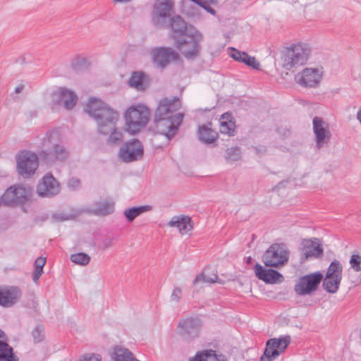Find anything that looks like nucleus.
<instances>
[{
    "mask_svg": "<svg viewBox=\"0 0 361 361\" xmlns=\"http://www.w3.org/2000/svg\"><path fill=\"white\" fill-rule=\"evenodd\" d=\"M23 88H24V85L20 84L16 87L15 92L18 94V93L21 92V91L23 90Z\"/></svg>",
    "mask_w": 361,
    "mask_h": 361,
    "instance_id": "49",
    "label": "nucleus"
},
{
    "mask_svg": "<svg viewBox=\"0 0 361 361\" xmlns=\"http://www.w3.org/2000/svg\"><path fill=\"white\" fill-rule=\"evenodd\" d=\"M0 361H18V357L14 354L13 349L8 343L0 348Z\"/></svg>",
    "mask_w": 361,
    "mask_h": 361,
    "instance_id": "33",
    "label": "nucleus"
},
{
    "mask_svg": "<svg viewBox=\"0 0 361 361\" xmlns=\"http://www.w3.org/2000/svg\"><path fill=\"white\" fill-rule=\"evenodd\" d=\"M245 54V51H240L233 47L230 48L229 56L236 61L241 62Z\"/></svg>",
    "mask_w": 361,
    "mask_h": 361,
    "instance_id": "43",
    "label": "nucleus"
},
{
    "mask_svg": "<svg viewBox=\"0 0 361 361\" xmlns=\"http://www.w3.org/2000/svg\"><path fill=\"white\" fill-rule=\"evenodd\" d=\"M200 140L205 144H212L216 141L218 133L206 126H201L198 130Z\"/></svg>",
    "mask_w": 361,
    "mask_h": 361,
    "instance_id": "28",
    "label": "nucleus"
},
{
    "mask_svg": "<svg viewBox=\"0 0 361 361\" xmlns=\"http://www.w3.org/2000/svg\"><path fill=\"white\" fill-rule=\"evenodd\" d=\"M181 107V102L178 97L164 98L160 100L155 111L154 129L168 140L172 139L178 133L184 114H174Z\"/></svg>",
    "mask_w": 361,
    "mask_h": 361,
    "instance_id": "2",
    "label": "nucleus"
},
{
    "mask_svg": "<svg viewBox=\"0 0 361 361\" xmlns=\"http://www.w3.org/2000/svg\"><path fill=\"white\" fill-rule=\"evenodd\" d=\"M241 63L246 64L248 66L252 67L254 69L259 70L260 67L259 63L256 60L254 56H250L245 52L243 57Z\"/></svg>",
    "mask_w": 361,
    "mask_h": 361,
    "instance_id": "42",
    "label": "nucleus"
},
{
    "mask_svg": "<svg viewBox=\"0 0 361 361\" xmlns=\"http://www.w3.org/2000/svg\"><path fill=\"white\" fill-rule=\"evenodd\" d=\"M302 261L312 258H317L323 255V248L322 245L311 240H304L302 241V247L301 249Z\"/></svg>",
    "mask_w": 361,
    "mask_h": 361,
    "instance_id": "22",
    "label": "nucleus"
},
{
    "mask_svg": "<svg viewBox=\"0 0 361 361\" xmlns=\"http://www.w3.org/2000/svg\"><path fill=\"white\" fill-rule=\"evenodd\" d=\"M289 258V251L284 243H274L264 253L262 261L265 266L279 267L285 265Z\"/></svg>",
    "mask_w": 361,
    "mask_h": 361,
    "instance_id": "7",
    "label": "nucleus"
},
{
    "mask_svg": "<svg viewBox=\"0 0 361 361\" xmlns=\"http://www.w3.org/2000/svg\"><path fill=\"white\" fill-rule=\"evenodd\" d=\"M153 209L151 205H142L136 207L126 209L123 215L128 222H132L137 216L142 213L152 211Z\"/></svg>",
    "mask_w": 361,
    "mask_h": 361,
    "instance_id": "29",
    "label": "nucleus"
},
{
    "mask_svg": "<svg viewBox=\"0 0 361 361\" xmlns=\"http://www.w3.org/2000/svg\"><path fill=\"white\" fill-rule=\"evenodd\" d=\"M195 3L198 6L204 8L207 12L212 15L216 14V11L211 6L212 5H216L218 3V0H190Z\"/></svg>",
    "mask_w": 361,
    "mask_h": 361,
    "instance_id": "36",
    "label": "nucleus"
},
{
    "mask_svg": "<svg viewBox=\"0 0 361 361\" xmlns=\"http://www.w3.org/2000/svg\"><path fill=\"white\" fill-rule=\"evenodd\" d=\"M114 361H133V354L127 348L115 347L111 353Z\"/></svg>",
    "mask_w": 361,
    "mask_h": 361,
    "instance_id": "31",
    "label": "nucleus"
},
{
    "mask_svg": "<svg viewBox=\"0 0 361 361\" xmlns=\"http://www.w3.org/2000/svg\"><path fill=\"white\" fill-rule=\"evenodd\" d=\"M114 245V238H104L100 244H99V248L101 250H106L108 248L111 247Z\"/></svg>",
    "mask_w": 361,
    "mask_h": 361,
    "instance_id": "46",
    "label": "nucleus"
},
{
    "mask_svg": "<svg viewBox=\"0 0 361 361\" xmlns=\"http://www.w3.org/2000/svg\"><path fill=\"white\" fill-rule=\"evenodd\" d=\"M226 159L229 161H235L240 159L241 151L238 147H232L228 148L226 151Z\"/></svg>",
    "mask_w": 361,
    "mask_h": 361,
    "instance_id": "38",
    "label": "nucleus"
},
{
    "mask_svg": "<svg viewBox=\"0 0 361 361\" xmlns=\"http://www.w3.org/2000/svg\"><path fill=\"white\" fill-rule=\"evenodd\" d=\"M59 138V134L57 131L52 130L47 132L42 142L43 147L47 149H42L39 153L42 161L46 164L63 161L68 158L70 152L63 145L56 142Z\"/></svg>",
    "mask_w": 361,
    "mask_h": 361,
    "instance_id": "3",
    "label": "nucleus"
},
{
    "mask_svg": "<svg viewBox=\"0 0 361 361\" xmlns=\"http://www.w3.org/2000/svg\"><path fill=\"white\" fill-rule=\"evenodd\" d=\"M251 261H252V257H248L247 258V263H250V262H251Z\"/></svg>",
    "mask_w": 361,
    "mask_h": 361,
    "instance_id": "51",
    "label": "nucleus"
},
{
    "mask_svg": "<svg viewBox=\"0 0 361 361\" xmlns=\"http://www.w3.org/2000/svg\"><path fill=\"white\" fill-rule=\"evenodd\" d=\"M4 336V331L1 329H0V348L2 347L3 345H6L7 343L6 341L1 340V338H3Z\"/></svg>",
    "mask_w": 361,
    "mask_h": 361,
    "instance_id": "48",
    "label": "nucleus"
},
{
    "mask_svg": "<svg viewBox=\"0 0 361 361\" xmlns=\"http://www.w3.org/2000/svg\"><path fill=\"white\" fill-rule=\"evenodd\" d=\"M218 276L217 274H214L213 276H208L204 274V273H201L197 275L193 281V284L196 285L199 283H214L217 282Z\"/></svg>",
    "mask_w": 361,
    "mask_h": 361,
    "instance_id": "39",
    "label": "nucleus"
},
{
    "mask_svg": "<svg viewBox=\"0 0 361 361\" xmlns=\"http://www.w3.org/2000/svg\"><path fill=\"white\" fill-rule=\"evenodd\" d=\"M71 260L72 262L80 264L87 265L90 261V257L88 255L83 252H78L71 255Z\"/></svg>",
    "mask_w": 361,
    "mask_h": 361,
    "instance_id": "37",
    "label": "nucleus"
},
{
    "mask_svg": "<svg viewBox=\"0 0 361 361\" xmlns=\"http://www.w3.org/2000/svg\"><path fill=\"white\" fill-rule=\"evenodd\" d=\"M323 279L319 271L300 276L294 286V290L298 295H310L317 290Z\"/></svg>",
    "mask_w": 361,
    "mask_h": 361,
    "instance_id": "13",
    "label": "nucleus"
},
{
    "mask_svg": "<svg viewBox=\"0 0 361 361\" xmlns=\"http://www.w3.org/2000/svg\"><path fill=\"white\" fill-rule=\"evenodd\" d=\"M17 171L23 178H30L39 166L38 157L33 152L23 151L17 157Z\"/></svg>",
    "mask_w": 361,
    "mask_h": 361,
    "instance_id": "12",
    "label": "nucleus"
},
{
    "mask_svg": "<svg viewBox=\"0 0 361 361\" xmlns=\"http://www.w3.org/2000/svg\"><path fill=\"white\" fill-rule=\"evenodd\" d=\"M152 60L157 66L164 68L171 61H178L179 54L171 47H154L150 50Z\"/></svg>",
    "mask_w": 361,
    "mask_h": 361,
    "instance_id": "14",
    "label": "nucleus"
},
{
    "mask_svg": "<svg viewBox=\"0 0 361 361\" xmlns=\"http://www.w3.org/2000/svg\"><path fill=\"white\" fill-rule=\"evenodd\" d=\"M46 264V258L42 257H39L36 259L34 267L35 270L32 274V280L35 283H37L39 279L42 276L43 273V267Z\"/></svg>",
    "mask_w": 361,
    "mask_h": 361,
    "instance_id": "34",
    "label": "nucleus"
},
{
    "mask_svg": "<svg viewBox=\"0 0 361 361\" xmlns=\"http://www.w3.org/2000/svg\"><path fill=\"white\" fill-rule=\"evenodd\" d=\"M149 109L142 104L129 107L125 113L126 129L128 132L135 134L144 128L149 121Z\"/></svg>",
    "mask_w": 361,
    "mask_h": 361,
    "instance_id": "5",
    "label": "nucleus"
},
{
    "mask_svg": "<svg viewBox=\"0 0 361 361\" xmlns=\"http://www.w3.org/2000/svg\"><path fill=\"white\" fill-rule=\"evenodd\" d=\"M235 124L233 121L232 114L226 112L222 114L219 118V130L223 134L230 136L234 135Z\"/></svg>",
    "mask_w": 361,
    "mask_h": 361,
    "instance_id": "25",
    "label": "nucleus"
},
{
    "mask_svg": "<svg viewBox=\"0 0 361 361\" xmlns=\"http://www.w3.org/2000/svg\"><path fill=\"white\" fill-rule=\"evenodd\" d=\"M341 281L334 278L324 277L323 281L324 289L330 293H335L338 290Z\"/></svg>",
    "mask_w": 361,
    "mask_h": 361,
    "instance_id": "35",
    "label": "nucleus"
},
{
    "mask_svg": "<svg viewBox=\"0 0 361 361\" xmlns=\"http://www.w3.org/2000/svg\"><path fill=\"white\" fill-rule=\"evenodd\" d=\"M191 361H226V359L224 355H217L210 349L197 353Z\"/></svg>",
    "mask_w": 361,
    "mask_h": 361,
    "instance_id": "27",
    "label": "nucleus"
},
{
    "mask_svg": "<svg viewBox=\"0 0 361 361\" xmlns=\"http://www.w3.org/2000/svg\"><path fill=\"white\" fill-rule=\"evenodd\" d=\"M311 54V48L306 43L293 44L283 53V65L287 70L298 68L307 63Z\"/></svg>",
    "mask_w": 361,
    "mask_h": 361,
    "instance_id": "4",
    "label": "nucleus"
},
{
    "mask_svg": "<svg viewBox=\"0 0 361 361\" xmlns=\"http://www.w3.org/2000/svg\"><path fill=\"white\" fill-rule=\"evenodd\" d=\"M85 111L97 123L99 133L104 135L110 133L108 139L110 144L117 145L123 142V133L116 128V123L118 119L116 111L101 99L94 97L89 99Z\"/></svg>",
    "mask_w": 361,
    "mask_h": 361,
    "instance_id": "1",
    "label": "nucleus"
},
{
    "mask_svg": "<svg viewBox=\"0 0 361 361\" xmlns=\"http://www.w3.org/2000/svg\"><path fill=\"white\" fill-rule=\"evenodd\" d=\"M323 75L322 67L305 68L295 75L294 80L302 87L314 89L320 85Z\"/></svg>",
    "mask_w": 361,
    "mask_h": 361,
    "instance_id": "8",
    "label": "nucleus"
},
{
    "mask_svg": "<svg viewBox=\"0 0 361 361\" xmlns=\"http://www.w3.org/2000/svg\"><path fill=\"white\" fill-rule=\"evenodd\" d=\"M31 190L21 185H13L3 194L1 202L7 206L23 205L30 201Z\"/></svg>",
    "mask_w": 361,
    "mask_h": 361,
    "instance_id": "9",
    "label": "nucleus"
},
{
    "mask_svg": "<svg viewBox=\"0 0 361 361\" xmlns=\"http://www.w3.org/2000/svg\"><path fill=\"white\" fill-rule=\"evenodd\" d=\"M349 263L350 264V268L354 271H361V255L360 254L352 255Z\"/></svg>",
    "mask_w": 361,
    "mask_h": 361,
    "instance_id": "40",
    "label": "nucleus"
},
{
    "mask_svg": "<svg viewBox=\"0 0 361 361\" xmlns=\"http://www.w3.org/2000/svg\"><path fill=\"white\" fill-rule=\"evenodd\" d=\"M143 153V146L141 142L137 139H133L121 148L120 157L126 162H130L141 159Z\"/></svg>",
    "mask_w": 361,
    "mask_h": 361,
    "instance_id": "16",
    "label": "nucleus"
},
{
    "mask_svg": "<svg viewBox=\"0 0 361 361\" xmlns=\"http://www.w3.org/2000/svg\"><path fill=\"white\" fill-rule=\"evenodd\" d=\"M79 361H101V357L96 354L86 355L80 358Z\"/></svg>",
    "mask_w": 361,
    "mask_h": 361,
    "instance_id": "47",
    "label": "nucleus"
},
{
    "mask_svg": "<svg viewBox=\"0 0 361 361\" xmlns=\"http://www.w3.org/2000/svg\"><path fill=\"white\" fill-rule=\"evenodd\" d=\"M202 40V34L196 30L178 39L175 41V45L185 59H193L197 57L200 54V43Z\"/></svg>",
    "mask_w": 361,
    "mask_h": 361,
    "instance_id": "6",
    "label": "nucleus"
},
{
    "mask_svg": "<svg viewBox=\"0 0 361 361\" xmlns=\"http://www.w3.org/2000/svg\"><path fill=\"white\" fill-rule=\"evenodd\" d=\"M54 95L58 97L59 102L63 103L66 109H72L78 101V97L73 91L65 87L59 88Z\"/></svg>",
    "mask_w": 361,
    "mask_h": 361,
    "instance_id": "23",
    "label": "nucleus"
},
{
    "mask_svg": "<svg viewBox=\"0 0 361 361\" xmlns=\"http://www.w3.org/2000/svg\"><path fill=\"white\" fill-rule=\"evenodd\" d=\"M20 289L17 286L0 288V305L11 307L21 298Z\"/></svg>",
    "mask_w": 361,
    "mask_h": 361,
    "instance_id": "20",
    "label": "nucleus"
},
{
    "mask_svg": "<svg viewBox=\"0 0 361 361\" xmlns=\"http://www.w3.org/2000/svg\"><path fill=\"white\" fill-rule=\"evenodd\" d=\"M173 8V0H156L151 13L153 24L160 27L165 26L171 18Z\"/></svg>",
    "mask_w": 361,
    "mask_h": 361,
    "instance_id": "10",
    "label": "nucleus"
},
{
    "mask_svg": "<svg viewBox=\"0 0 361 361\" xmlns=\"http://www.w3.org/2000/svg\"><path fill=\"white\" fill-rule=\"evenodd\" d=\"M290 343V336H283L278 338H270L267 341L266 348L260 361H272L282 354Z\"/></svg>",
    "mask_w": 361,
    "mask_h": 361,
    "instance_id": "11",
    "label": "nucleus"
},
{
    "mask_svg": "<svg viewBox=\"0 0 361 361\" xmlns=\"http://www.w3.org/2000/svg\"><path fill=\"white\" fill-rule=\"evenodd\" d=\"M61 189L59 183L50 173H47L37 186V192L42 197H52L57 195Z\"/></svg>",
    "mask_w": 361,
    "mask_h": 361,
    "instance_id": "17",
    "label": "nucleus"
},
{
    "mask_svg": "<svg viewBox=\"0 0 361 361\" xmlns=\"http://www.w3.org/2000/svg\"><path fill=\"white\" fill-rule=\"evenodd\" d=\"M255 272L257 277L266 283H278L283 281L284 278L278 271L272 269H266L257 263L255 266Z\"/></svg>",
    "mask_w": 361,
    "mask_h": 361,
    "instance_id": "19",
    "label": "nucleus"
},
{
    "mask_svg": "<svg viewBox=\"0 0 361 361\" xmlns=\"http://www.w3.org/2000/svg\"><path fill=\"white\" fill-rule=\"evenodd\" d=\"M312 123L313 132L315 135L316 147L321 148L330 141L331 137L329 124L318 116L313 118Z\"/></svg>",
    "mask_w": 361,
    "mask_h": 361,
    "instance_id": "15",
    "label": "nucleus"
},
{
    "mask_svg": "<svg viewBox=\"0 0 361 361\" xmlns=\"http://www.w3.org/2000/svg\"><path fill=\"white\" fill-rule=\"evenodd\" d=\"M68 188L71 190H76L80 188V180L78 178L72 177L67 183Z\"/></svg>",
    "mask_w": 361,
    "mask_h": 361,
    "instance_id": "45",
    "label": "nucleus"
},
{
    "mask_svg": "<svg viewBox=\"0 0 361 361\" xmlns=\"http://www.w3.org/2000/svg\"><path fill=\"white\" fill-rule=\"evenodd\" d=\"M32 336L35 343H39L44 338V329L41 325H37L32 331Z\"/></svg>",
    "mask_w": 361,
    "mask_h": 361,
    "instance_id": "41",
    "label": "nucleus"
},
{
    "mask_svg": "<svg viewBox=\"0 0 361 361\" xmlns=\"http://www.w3.org/2000/svg\"><path fill=\"white\" fill-rule=\"evenodd\" d=\"M182 296V290L178 287H175L171 295V300L174 302H178Z\"/></svg>",
    "mask_w": 361,
    "mask_h": 361,
    "instance_id": "44",
    "label": "nucleus"
},
{
    "mask_svg": "<svg viewBox=\"0 0 361 361\" xmlns=\"http://www.w3.org/2000/svg\"><path fill=\"white\" fill-rule=\"evenodd\" d=\"M168 225L170 227L178 228L182 235L186 234L192 228L191 219L188 216H175L170 220Z\"/></svg>",
    "mask_w": 361,
    "mask_h": 361,
    "instance_id": "24",
    "label": "nucleus"
},
{
    "mask_svg": "<svg viewBox=\"0 0 361 361\" xmlns=\"http://www.w3.org/2000/svg\"><path fill=\"white\" fill-rule=\"evenodd\" d=\"M128 82L130 86L137 90L143 91L148 86L149 78L147 75L142 72H133Z\"/></svg>",
    "mask_w": 361,
    "mask_h": 361,
    "instance_id": "26",
    "label": "nucleus"
},
{
    "mask_svg": "<svg viewBox=\"0 0 361 361\" xmlns=\"http://www.w3.org/2000/svg\"><path fill=\"white\" fill-rule=\"evenodd\" d=\"M114 211V202L112 201L98 202L92 213L97 216H106Z\"/></svg>",
    "mask_w": 361,
    "mask_h": 361,
    "instance_id": "30",
    "label": "nucleus"
},
{
    "mask_svg": "<svg viewBox=\"0 0 361 361\" xmlns=\"http://www.w3.org/2000/svg\"><path fill=\"white\" fill-rule=\"evenodd\" d=\"M180 334L188 341L199 336L201 321L197 317H187L180 321L178 324Z\"/></svg>",
    "mask_w": 361,
    "mask_h": 361,
    "instance_id": "18",
    "label": "nucleus"
},
{
    "mask_svg": "<svg viewBox=\"0 0 361 361\" xmlns=\"http://www.w3.org/2000/svg\"><path fill=\"white\" fill-rule=\"evenodd\" d=\"M357 119L359 121L360 123L361 124V106L358 109L357 112Z\"/></svg>",
    "mask_w": 361,
    "mask_h": 361,
    "instance_id": "50",
    "label": "nucleus"
},
{
    "mask_svg": "<svg viewBox=\"0 0 361 361\" xmlns=\"http://www.w3.org/2000/svg\"><path fill=\"white\" fill-rule=\"evenodd\" d=\"M170 27L174 41L185 36L190 32L196 30L194 27L188 26L180 16H176L170 18Z\"/></svg>",
    "mask_w": 361,
    "mask_h": 361,
    "instance_id": "21",
    "label": "nucleus"
},
{
    "mask_svg": "<svg viewBox=\"0 0 361 361\" xmlns=\"http://www.w3.org/2000/svg\"><path fill=\"white\" fill-rule=\"evenodd\" d=\"M343 267L340 262L334 260L329 266L325 277L334 278L336 280L341 281Z\"/></svg>",
    "mask_w": 361,
    "mask_h": 361,
    "instance_id": "32",
    "label": "nucleus"
}]
</instances>
